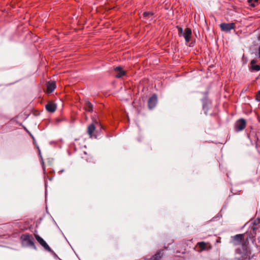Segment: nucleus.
<instances>
[{"instance_id": "22", "label": "nucleus", "mask_w": 260, "mask_h": 260, "mask_svg": "<svg viewBox=\"0 0 260 260\" xmlns=\"http://www.w3.org/2000/svg\"><path fill=\"white\" fill-rule=\"evenodd\" d=\"M241 255V257H239L238 260H249L250 257H249V258H245L243 257V254H240Z\"/></svg>"}, {"instance_id": "15", "label": "nucleus", "mask_w": 260, "mask_h": 260, "mask_svg": "<svg viewBox=\"0 0 260 260\" xmlns=\"http://www.w3.org/2000/svg\"><path fill=\"white\" fill-rule=\"evenodd\" d=\"M208 245V244L205 242H200L197 243V247L199 249L198 251L201 252L207 249Z\"/></svg>"}, {"instance_id": "7", "label": "nucleus", "mask_w": 260, "mask_h": 260, "mask_svg": "<svg viewBox=\"0 0 260 260\" xmlns=\"http://www.w3.org/2000/svg\"><path fill=\"white\" fill-rule=\"evenodd\" d=\"M35 237L37 241L40 243V244L44 247V248L48 251H51V249L49 246V245L47 244V243L38 235L37 234H34Z\"/></svg>"}, {"instance_id": "12", "label": "nucleus", "mask_w": 260, "mask_h": 260, "mask_svg": "<svg viewBox=\"0 0 260 260\" xmlns=\"http://www.w3.org/2000/svg\"><path fill=\"white\" fill-rule=\"evenodd\" d=\"M191 34V30L190 28L187 27L185 29V32L183 35L186 43L189 42Z\"/></svg>"}, {"instance_id": "10", "label": "nucleus", "mask_w": 260, "mask_h": 260, "mask_svg": "<svg viewBox=\"0 0 260 260\" xmlns=\"http://www.w3.org/2000/svg\"><path fill=\"white\" fill-rule=\"evenodd\" d=\"M157 96L156 94H153L151 97H150L148 101V106L150 109L153 108L157 103Z\"/></svg>"}, {"instance_id": "20", "label": "nucleus", "mask_w": 260, "mask_h": 260, "mask_svg": "<svg viewBox=\"0 0 260 260\" xmlns=\"http://www.w3.org/2000/svg\"><path fill=\"white\" fill-rule=\"evenodd\" d=\"M177 28L178 30V34L179 36H181L183 35V29L181 27H179L178 26H177Z\"/></svg>"}, {"instance_id": "3", "label": "nucleus", "mask_w": 260, "mask_h": 260, "mask_svg": "<svg viewBox=\"0 0 260 260\" xmlns=\"http://www.w3.org/2000/svg\"><path fill=\"white\" fill-rule=\"evenodd\" d=\"M97 126H100V129L102 128V126L96 121L88 125L87 127V134L90 138H97L98 136L96 135V131H95Z\"/></svg>"}, {"instance_id": "6", "label": "nucleus", "mask_w": 260, "mask_h": 260, "mask_svg": "<svg viewBox=\"0 0 260 260\" xmlns=\"http://www.w3.org/2000/svg\"><path fill=\"white\" fill-rule=\"evenodd\" d=\"M220 28L222 31L228 32L236 28V24L235 23H222L220 24Z\"/></svg>"}, {"instance_id": "5", "label": "nucleus", "mask_w": 260, "mask_h": 260, "mask_svg": "<svg viewBox=\"0 0 260 260\" xmlns=\"http://www.w3.org/2000/svg\"><path fill=\"white\" fill-rule=\"evenodd\" d=\"M246 121L243 118L237 120L234 124V130L236 132H239L245 129L246 126Z\"/></svg>"}, {"instance_id": "18", "label": "nucleus", "mask_w": 260, "mask_h": 260, "mask_svg": "<svg viewBox=\"0 0 260 260\" xmlns=\"http://www.w3.org/2000/svg\"><path fill=\"white\" fill-rule=\"evenodd\" d=\"M73 145L75 149H78L81 148L80 141L79 139H76L73 143Z\"/></svg>"}, {"instance_id": "2", "label": "nucleus", "mask_w": 260, "mask_h": 260, "mask_svg": "<svg viewBox=\"0 0 260 260\" xmlns=\"http://www.w3.org/2000/svg\"><path fill=\"white\" fill-rule=\"evenodd\" d=\"M21 244L23 246H32L35 247L34 239L31 235L23 234L20 237Z\"/></svg>"}, {"instance_id": "23", "label": "nucleus", "mask_w": 260, "mask_h": 260, "mask_svg": "<svg viewBox=\"0 0 260 260\" xmlns=\"http://www.w3.org/2000/svg\"><path fill=\"white\" fill-rule=\"evenodd\" d=\"M256 99L260 102V90L258 92L257 94L256 95Z\"/></svg>"}, {"instance_id": "9", "label": "nucleus", "mask_w": 260, "mask_h": 260, "mask_svg": "<svg viewBox=\"0 0 260 260\" xmlns=\"http://www.w3.org/2000/svg\"><path fill=\"white\" fill-rule=\"evenodd\" d=\"M46 87H47V90H46L47 93H51L56 88V83L54 81H49L48 82H47L46 83Z\"/></svg>"}, {"instance_id": "26", "label": "nucleus", "mask_w": 260, "mask_h": 260, "mask_svg": "<svg viewBox=\"0 0 260 260\" xmlns=\"http://www.w3.org/2000/svg\"><path fill=\"white\" fill-rule=\"evenodd\" d=\"M252 230H253V231H254V230H255V229H256V228H255V227H254V226H252Z\"/></svg>"}, {"instance_id": "14", "label": "nucleus", "mask_w": 260, "mask_h": 260, "mask_svg": "<svg viewBox=\"0 0 260 260\" xmlns=\"http://www.w3.org/2000/svg\"><path fill=\"white\" fill-rule=\"evenodd\" d=\"M84 109L85 111L91 113L93 111V105L89 101H86L84 105Z\"/></svg>"}, {"instance_id": "21", "label": "nucleus", "mask_w": 260, "mask_h": 260, "mask_svg": "<svg viewBox=\"0 0 260 260\" xmlns=\"http://www.w3.org/2000/svg\"><path fill=\"white\" fill-rule=\"evenodd\" d=\"M260 223V219L257 218L253 221V223L254 225H256Z\"/></svg>"}, {"instance_id": "25", "label": "nucleus", "mask_w": 260, "mask_h": 260, "mask_svg": "<svg viewBox=\"0 0 260 260\" xmlns=\"http://www.w3.org/2000/svg\"><path fill=\"white\" fill-rule=\"evenodd\" d=\"M258 54H259V57H260V46L259 47V48H258Z\"/></svg>"}, {"instance_id": "11", "label": "nucleus", "mask_w": 260, "mask_h": 260, "mask_svg": "<svg viewBox=\"0 0 260 260\" xmlns=\"http://www.w3.org/2000/svg\"><path fill=\"white\" fill-rule=\"evenodd\" d=\"M115 76L116 78H119L125 75V72L123 71L121 67H117L114 69Z\"/></svg>"}, {"instance_id": "4", "label": "nucleus", "mask_w": 260, "mask_h": 260, "mask_svg": "<svg viewBox=\"0 0 260 260\" xmlns=\"http://www.w3.org/2000/svg\"><path fill=\"white\" fill-rule=\"evenodd\" d=\"M87 162L89 166L95 163V159L90 154L84 152L81 156V163L85 165Z\"/></svg>"}, {"instance_id": "17", "label": "nucleus", "mask_w": 260, "mask_h": 260, "mask_svg": "<svg viewBox=\"0 0 260 260\" xmlns=\"http://www.w3.org/2000/svg\"><path fill=\"white\" fill-rule=\"evenodd\" d=\"M256 62V60L253 59L251 61V69L255 71H258L260 70V66L255 64Z\"/></svg>"}, {"instance_id": "1", "label": "nucleus", "mask_w": 260, "mask_h": 260, "mask_svg": "<svg viewBox=\"0 0 260 260\" xmlns=\"http://www.w3.org/2000/svg\"><path fill=\"white\" fill-rule=\"evenodd\" d=\"M232 243L235 246H240L241 248H238L236 250V252L239 254H243V257L245 258H249L250 252L248 249V240H245L244 234H238L232 237Z\"/></svg>"}, {"instance_id": "24", "label": "nucleus", "mask_w": 260, "mask_h": 260, "mask_svg": "<svg viewBox=\"0 0 260 260\" xmlns=\"http://www.w3.org/2000/svg\"><path fill=\"white\" fill-rule=\"evenodd\" d=\"M149 14H150L149 12H144V13H143V15H144V16H145V17H146V16H148V15H149Z\"/></svg>"}, {"instance_id": "16", "label": "nucleus", "mask_w": 260, "mask_h": 260, "mask_svg": "<svg viewBox=\"0 0 260 260\" xmlns=\"http://www.w3.org/2000/svg\"><path fill=\"white\" fill-rule=\"evenodd\" d=\"M164 253L161 251H160L153 255L150 258V260H159L162 257Z\"/></svg>"}, {"instance_id": "8", "label": "nucleus", "mask_w": 260, "mask_h": 260, "mask_svg": "<svg viewBox=\"0 0 260 260\" xmlns=\"http://www.w3.org/2000/svg\"><path fill=\"white\" fill-rule=\"evenodd\" d=\"M45 108L48 112L50 113H53L57 109V105L53 102L49 101L46 105Z\"/></svg>"}, {"instance_id": "13", "label": "nucleus", "mask_w": 260, "mask_h": 260, "mask_svg": "<svg viewBox=\"0 0 260 260\" xmlns=\"http://www.w3.org/2000/svg\"><path fill=\"white\" fill-rule=\"evenodd\" d=\"M249 137L251 141L255 143L257 147L260 145V139L259 138L256 133H255L254 135L252 133L249 135Z\"/></svg>"}, {"instance_id": "19", "label": "nucleus", "mask_w": 260, "mask_h": 260, "mask_svg": "<svg viewBox=\"0 0 260 260\" xmlns=\"http://www.w3.org/2000/svg\"><path fill=\"white\" fill-rule=\"evenodd\" d=\"M258 0H247L248 3L253 7H255L254 3L257 2Z\"/></svg>"}]
</instances>
